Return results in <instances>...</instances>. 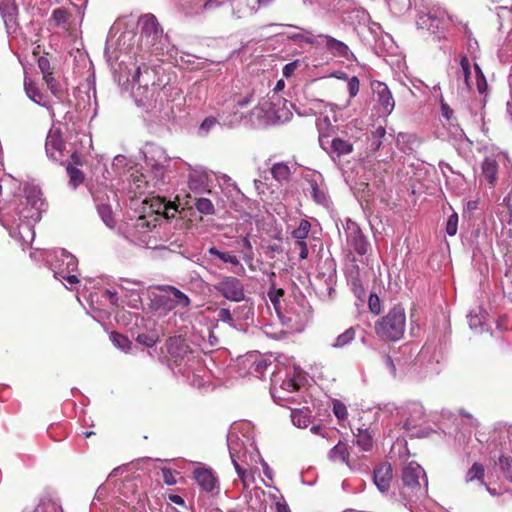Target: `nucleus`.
I'll return each mask as SVG.
<instances>
[{"mask_svg":"<svg viewBox=\"0 0 512 512\" xmlns=\"http://www.w3.org/2000/svg\"><path fill=\"white\" fill-rule=\"evenodd\" d=\"M427 493L428 480L424 469L415 461L406 463L402 468L396 501L412 510L427 497Z\"/></svg>","mask_w":512,"mask_h":512,"instance_id":"f257e3e1","label":"nucleus"},{"mask_svg":"<svg viewBox=\"0 0 512 512\" xmlns=\"http://www.w3.org/2000/svg\"><path fill=\"white\" fill-rule=\"evenodd\" d=\"M406 314L401 305H396L389 312L375 322V333L383 341H399L405 332Z\"/></svg>","mask_w":512,"mask_h":512,"instance_id":"f03ea898","label":"nucleus"},{"mask_svg":"<svg viewBox=\"0 0 512 512\" xmlns=\"http://www.w3.org/2000/svg\"><path fill=\"white\" fill-rule=\"evenodd\" d=\"M214 289L224 298L233 302H241L245 298L242 282L233 276H225L214 285Z\"/></svg>","mask_w":512,"mask_h":512,"instance_id":"7ed1b4c3","label":"nucleus"},{"mask_svg":"<svg viewBox=\"0 0 512 512\" xmlns=\"http://www.w3.org/2000/svg\"><path fill=\"white\" fill-rule=\"evenodd\" d=\"M193 479L206 493L213 495L219 493V480L212 469L206 467H199L194 469Z\"/></svg>","mask_w":512,"mask_h":512,"instance_id":"20e7f679","label":"nucleus"},{"mask_svg":"<svg viewBox=\"0 0 512 512\" xmlns=\"http://www.w3.org/2000/svg\"><path fill=\"white\" fill-rule=\"evenodd\" d=\"M165 346L169 360L175 365H180L184 361L185 357L191 353L189 345L182 336L170 337L166 341Z\"/></svg>","mask_w":512,"mask_h":512,"instance_id":"39448f33","label":"nucleus"},{"mask_svg":"<svg viewBox=\"0 0 512 512\" xmlns=\"http://www.w3.org/2000/svg\"><path fill=\"white\" fill-rule=\"evenodd\" d=\"M163 30L157 18L148 14L141 19V38L149 46H154L162 36Z\"/></svg>","mask_w":512,"mask_h":512,"instance_id":"423d86ee","label":"nucleus"},{"mask_svg":"<svg viewBox=\"0 0 512 512\" xmlns=\"http://www.w3.org/2000/svg\"><path fill=\"white\" fill-rule=\"evenodd\" d=\"M272 0H231V9L237 19L251 17L261 5H267Z\"/></svg>","mask_w":512,"mask_h":512,"instance_id":"0eeeda50","label":"nucleus"},{"mask_svg":"<svg viewBox=\"0 0 512 512\" xmlns=\"http://www.w3.org/2000/svg\"><path fill=\"white\" fill-rule=\"evenodd\" d=\"M372 90L383 112L390 114L394 109L395 101L388 86L383 82L376 81L372 83Z\"/></svg>","mask_w":512,"mask_h":512,"instance_id":"6e6552de","label":"nucleus"},{"mask_svg":"<svg viewBox=\"0 0 512 512\" xmlns=\"http://www.w3.org/2000/svg\"><path fill=\"white\" fill-rule=\"evenodd\" d=\"M499 163L494 156H487L481 163L480 182H485L490 188L496 186L499 175Z\"/></svg>","mask_w":512,"mask_h":512,"instance_id":"1a4fd4ad","label":"nucleus"},{"mask_svg":"<svg viewBox=\"0 0 512 512\" xmlns=\"http://www.w3.org/2000/svg\"><path fill=\"white\" fill-rule=\"evenodd\" d=\"M393 479V468L389 462H383L374 468L373 482L381 492H387Z\"/></svg>","mask_w":512,"mask_h":512,"instance_id":"9d476101","label":"nucleus"},{"mask_svg":"<svg viewBox=\"0 0 512 512\" xmlns=\"http://www.w3.org/2000/svg\"><path fill=\"white\" fill-rule=\"evenodd\" d=\"M347 242L359 255H365L368 251L369 242L355 224L348 227Z\"/></svg>","mask_w":512,"mask_h":512,"instance_id":"9b49d317","label":"nucleus"},{"mask_svg":"<svg viewBox=\"0 0 512 512\" xmlns=\"http://www.w3.org/2000/svg\"><path fill=\"white\" fill-rule=\"evenodd\" d=\"M65 144L57 131H50L46 138L45 150L54 161H60L63 156Z\"/></svg>","mask_w":512,"mask_h":512,"instance_id":"f8f14e48","label":"nucleus"},{"mask_svg":"<svg viewBox=\"0 0 512 512\" xmlns=\"http://www.w3.org/2000/svg\"><path fill=\"white\" fill-rule=\"evenodd\" d=\"M155 288L162 293H169L172 298L174 308H188L191 304V299L180 291L177 287L172 285H157Z\"/></svg>","mask_w":512,"mask_h":512,"instance_id":"ddd939ff","label":"nucleus"},{"mask_svg":"<svg viewBox=\"0 0 512 512\" xmlns=\"http://www.w3.org/2000/svg\"><path fill=\"white\" fill-rule=\"evenodd\" d=\"M355 437V444L364 452H369L374 444V431L370 428H357L356 432L353 431Z\"/></svg>","mask_w":512,"mask_h":512,"instance_id":"4468645a","label":"nucleus"},{"mask_svg":"<svg viewBox=\"0 0 512 512\" xmlns=\"http://www.w3.org/2000/svg\"><path fill=\"white\" fill-rule=\"evenodd\" d=\"M350 446L343 441H339L330 451L329 459L334 463L346 464L349 466Z\"/></svg>","mask_w":512,"mask_h":512,"instance_id":"2eb2a0df","label":"nucleus"},{"mask_svg":"<svg viewBox=\"0 0 512 512\" xmlns=\"http://www.w3.org/2000/svg\"><path fill=\"white\" fill-rule=\"evenodd\" d=\"M25 199L27 204L31 206L36 212L32 214L25 215V217H39L40 211L44 205V202L41 198V192L37 188H26L25 189Z\"/></svg>","mask_w":512,"mask_h":512,"instance_id":"dca6fc26","label":"nucleus"},{"mask_svg":"<svg viewBox=\"0 0 512 512\" xmlns=\"http://www.w3.org/2000/svg\"><path fill=\"white\" fill-rule=\"evenodd\" d=\"M291 421L298 428H306L311 422V411L308 408H290Z\"/></svg>","mask_w":512,"mask_h":512,"instance_id":"f3484780","label":"nucleus"},{"mask_svg":"<svg viewBox=\"0 0 512 512\" xmlns=\"http://www.w3.org/2000/svg\"><path fill=\"white\" fill-rule=\"evenodd\" d=\"M271 175L275 181L280 184L289 182L291 178V170L285 162H277L271 167Z\"/></svg>","mask_w":512,"mask_h":512,"instance_id":"a211bd4d","label":"nucleus"},{"mask_svg":"<svg viewBox=\"0 0 512 512\" xmlns=\"http://www.w3.org/2000/svg\"><path fill=\"white\" fill-rule=\"evenodd\" d=\"M71 14L64 8H57L53 11L51 21L55 26L63 28L65 31L69 30V20Z\"/></svg>","mask_w":512,"mask_h":512,"instance_id":"6ab92c4d","label":"nucleus"},{"mask_svg":"<svg viewBox=\"0 0 512 512\" xmlns=\"http://www.w3.org/2000/svg\"><path fill=\"white\" fill-rule=\"evenodd\" d=\"M153 307L156 310H163L165 312H170L174 310V305L172 303V298L169 293H163L160 295H156L153 300Z\"/></svg>","mask_w":512,"mask_h":512,"instance_id":"aec40b11","label":"nucleus"},{"mask_svg":"<svg viewBox=\"0 0 512 512\" xmlns=\"http://www.w3.org/2000/svg\"><path fill=\"white\" fill-rule=\"evenodd\" d=\"M331 148L334 153L337 154V156H343L350 154L353 151V145L347 140H344L342 138H334L331 141Z\"/></svg>","mask_w":512,"mask_h":512,"instance_id":"412c9836","label":"nucleus"},{"mask_svg":"<svg viewBox=\"0 0 512 512\" xmlns=\"http://www.w3.org/2000/svg\"><path fill=\"white\" fill-rule=\"evenodd\" d=\"M311 230V223L306 219H301L296 229L291 232L292 238L295 242L305 241Z\"/></svg>","mask_w":512,"mask_h":512,"instance_id":"4be33fe9","label":"nucleus"},{"mask_svg":"<svg viewBox=\"0 0 512 512\" xmlns=\"http://www.w3.org/2000/svg\"><path fill=\"white\" fill-rule=\"evenodd\" d=\"M484 476H485V468L483 464L479 462H475L472 467L467 471L466 474V481L467 482H473V481H479L480 483H484Z\"/></svg>","mask_w":512,"mask_h":512,"instance_id":"5701e85b","label":"nucleus"},{"mask_svg":"<svg viewBox=\"0 0 512 512\" xmlns=\"http://www.w3.org/2000/svg\"><path fill=\"white\" fill-rule=\"evenodd\" d=\"M326 46L332 53L339 56H346L349 50L346 44L330 36L326 37Z\"/></svg>","mask_w":512,"mask_h":512,"instance_id":"b1692460","label":"nucleus"},{"mask_svg":"<svg viewBox=\"0 0 512 512\" xmlns=\"http://www.w3.org/2000/svg\"><path fill=\"white\" fill-rule=\"evenodd\" d=\"M386 135V130L384 127L379 126L375 129V131L372 132L370 138H369V148L370 151L376 152L380 149L382 145V138H384Z\"/></svg>","mask_w":512,"mask_h":512,"instance_id":"393cba45","label":"nucleus"},{"mask_svg":"<svg viewBox=\"0 0 512 512\" xmlns=\"http://www.w3.org/2000/svg\"><path fill=\"white\" fill-rule=\"evenodd\" d=\"M24 87H25L26 94L28 95V97L31 100H33L35 103H38V104L41 103V101L43 99V95L40 92V90L38 89L35 82H33L31 79L25 78Z\"/></svg>","mask_w":512,"mask_h":512,"instance_id":"a878e982","label":"nucleus"},{"mask_svg":"<svg viewBox=\"0 0 512 512\" xmlns=\"http://www.w3.org/2000/svg\"><path fill=\"white\" fill-rule=\"evenodd\" d=\"M159 340L160 338L156 331H149L146 333L138 334L136 338L138 343L148 348L154 347L159 342Z\"/></svg>","mask_w":512,"mask_h":512,"instance_id":"bb28decb","label":"nucleus"},{"mask_svg":"<svg viewBox=\"0 0 512 512\" xmlns=\"http://www.w3.org/2000/svg\"><path fill=\"white\" fill-rule=\"evenodd\" d=\"M208 253H209V255L214 256V257L220 259L224 263H229V264H232V265H235V266L240 265V262H239V260H238V258L236 256L231 255L228 252H222V251L218 250L214 246L210 247L208 249Z\"/></svg>","mask_w":512,"mask_h":512,"instance_id":"cd10ccee","label":"nucleus"},{"mask_svg":"<svg viewBox=\"0 0 512 512\" xmlns=\"http://www.w3.org/2000/svg\"><path fill=\"white\" fill-rule=\"evenodd\" d=\"M110 340L112 341L114 346L125 352L129 351L132 345L131 341L128 339L127 336L115 331L111 332Z\"/></svg>","mask_w":512,"mask_h":512,"instance_id":"c85d7f7f","label":"nucleus"},{"mask_svg":"<svg viewBox=\"0 0 512 512\" xmlns=\"http://www.w3.org/2000/svg\"><path fill=\"white\" fill-rule=\"evenodd\" d=\"M45 81L47 88L51 91V93L57 98L62 99L65 95V91L62 88L61 84L54 78L53 75L43 78Z\"/></svg>","mask_w":512,"mask_h":512,"instance_id":"c756f323","label":"nucleus"},{"mask_svg":"<svg viewBox=\"0 0 512 512\" xmlns=\"http://www.w3.org/2000/svg\"><path fill=\"white\" fill-rule=\"evenodd\" d=\"M356 330L354 327L348 328L346 331H344L342 334H340L334 344L333 347L335 348H342L349 343H351L355 338Z\"/></svg>","mask_w":512,"mask_h":512,"instance_id":"7c9ffc66","label":"nucleus"},{"mask_svg":"<svg viewBox=\"0 0 512 512\" xmlns=\"http://www.w3.org/2000/svg\"><path fill=\"white\" fill-rule=\"evenodd\" d=\"M194 205L196 209L202 214L212 215L215 212L214 205L212 201L208 198H197L195 199Z\"/></svg>","mask_w":512,"mask_h":512,"instance_id":"2f4dec72","label":"nucleus"},{"mask_svg":"<svg viewBox=\"0 0 512 512\" xmlns=\"http://www.w3.org/2000/svg\"><path fill=\"white\" fill-rule=\"evenodd\" d=\"M310 188H311V195L314 201L318 204H324L326 202V195L324 191H322L316 180L310 179L308 180Z\"/></svg>","mask_w":512,"mask_h":512,"instance_id":"473e14b6","label":"nucleus"},{"mask_svg":"<svg viewBox=\"0 0 512 512\" xmlns=\"http://www.w3.org/2000/svg\"><path fill=\"white\" fill-rule=\"evenodd\" d=\"M233 465L235 467V470L240 478V480L243 483V487H248L250 482L254 481V476L251 472L247 471L243 467H241L236 460H233Z\"/></svg>","mask_w":512,"mask_h":512,"instance_id":"72a5a7b5","label":"nucleus"},{"mask_svg":"<svg viewBox=\"0 0 512 512\" xmlns=\"http://www.w3.org/2000/svg\"><path fill=\"white\" fill-rule=\"evenodd\" d=\"M499 466L504 475V477L512 481V457L510 456H501L499 458Z\"/></svg>","mask_w":512,"mask_h":512,"instance_id":"f704fd0d","label":"nucleus"},{"mask_svg":"<svg viewBox=\"0 0 512 512\" xmlns=\"http://www.w3.org/2000/svg\"><path fill=\"white\" fill-rule=\"evenodd\" d=\"M67 173L70 178V183L77 187L79 184H81L84 180L83 173L76 167L72 165H68L67 167Z\"/></svg>","mask_w":512,"mask_h":512,"instance_id":"c9c22d12","label":"nucleus"},{"mask_svg":"<svg viewBox=\"0 0 512 512\" xmlns=\"http://www.w3.org/2000/svg\"><path fill=\"white\" fill-rule=\"evenodd\" d=\"M333 412L340 422L346 420L348 417L346 405L337 399L333 401Z\"/></svg>","mask_w":512,"mask_h":512,"instance_id":"e433bc0d","label":"nucleus"},{"mask_svg":"<svg viewBox=\"0 0 512 512\" xmlns=\"http://www.w3.org/2000/svg\"><path fill=\"white\" fill-rule=\"evenodd\" d=\"M474 68H475V72H476L477 90L480 94H484L488 89V84H487L486 78L478 64H475Z\"/></svg>","mask_w":512,"mask_h":512,"instance_id":"4c0bfd02","label":"nucleus"},{"mask_svg":"<svg viewBox=\"0 0 512 512\" xmlns=\"http://www.w3.org/2000/svg\"><path fill=\"white\" fill-rule=\"evenodd\" d=\"M38 67L43 78L53 75L54 68L51 66L50 60L45 56H40L37 61Z\"/></svg>","mask_w":512,"mask_h":512,"instance_id":"58836bf2","label":"nucleus"},{"mask_svg":"<svg viewBox=\"0 0 512 512\" xmlns=\"http://www.w3.org/2000/svg\"><path fill=\"white\" fill-rule=\"evenodd\" d=\"M285 292L282 288H276L274 281L271 283V287L268 291V297L274 307H277L280 299L284 296Z\"/></svg>","mask_w":512,"mask_h":512,"instance_id":"ea45409f","label":"nucleus"},{"mask_svg":"<svg viewBox=\"0 0 512 512\" xmlns=\"http://www.w3.org/2000/svg\"><path fill=\"white\" fill-rule=\"evenodd\" d=\"M142 72L148 74L149 73V68L144 64L142 67L139 66L135 72V74L133 75V81L135 83H137L139 85V88L138 90L142 87L145 89V92L148 93V82H144L141 77H142Z\"/></svg>","mask_w":512,"mask_h":512,"instance_id":"a19ab883","label":"nucleus"},{"mask_svg":"<svg viewBox=\"0 0 512 512\" xmlns=\"http://www.w3.org/2000/svg\"><path fill=\"white\" fill-rule=\"evenodd\" d=\"M460 66H461V69H462V72H463L465 83H466L468 88H471V83H470V75H471L470 61H469V59H468V57L466 55H462L461 56V58H460Z\"/></svg>","mask_w":512,"mask_h":512,"instance_id":"79ce46f5","label":"nucleus"},{"mask_svg":"<svg viewBox=\"0 0 512 512\" xmlns=\"http://www.w3.org/2000/svg\"><path fill=\"white\" fill-rule=\"evenodd\" d=\"M272 398L277 405L283 406V407H288L289 409L291 408L289 406V404H291V403L300 404V402H298L294 397L278 395L276 392H272Z\"/></svg>","mask_w":512,"mask_h":512,"instance_id":"37998d69","label":"nucleus"},{"mask_svg":"<svg viewBox=\"0 0 512 512\" xmlns=\"http://www.w3.org/2000/svg\"><path fill=\"white\" fill-rule=\"evenodd\" d=\"M218 123L217 119L213 116H209L203 120L199 127V133L201 135H207L209 131Z\"/></svg>","mask_w":512,"mask_h":512,"instance_id":"c03bdc74","label":"nucleus"},{"mask_svg":"<svg viewBox=\"0 0 512 512\" xmlns=\"http://www.w3.org/2000/svg\"><path fill=\"white\" fill-rule=\"evenodd\" d=\"M300 387H301V384L295 377L289 378V379L283 381L282 386H281L282 390H284L285 392H288V393L298 391L300 389Z\"/></svg>","mask_w":512,"mask_h":512,"instance_id":"a18cd8bd","label":"nucleus"},{"mask_svg":"<svg viewBox=\"0 0 512 512\" xmlns=\"http://www.w3.org/2000/svg\"><path fill=\"white\" fill-rule=\"evenodd\" d=\"M458 215L453 213L449 216L446 223V232L449 236H454L457 233Z\"/></svg>","mask_w":512,"mask_h":512,"instance_id":"49530a36","label":"nucleus"},{"mask_svg":"<svg viewBox=\"0 0 512 512\" xmlns=\"http://www.w3.org/2000/svg\"><path fill=\"white\" fill-rule=\"evenodd\" d=\"M161 472H162L163 482L166 485L172 486L177 483V481H176V475H178L177 472H174L173 470H171L169 468H162Z\"/></svg>","mask_w":512,"mask_h":512,"instance_id":"de8ad7c7","label":"nucleus"},{"mask_svg":"<svg viewBox=\"0 0 512 512\" xmlns=\"http://www.w3.org/2000/svg\"><path fill=\"white\" fill-rule=\"evenodd\" d=\"M301 61L299 59H296L288 64H286L282 69V74L286 78H290L293 76L294 72L298 69L300 66Z\"/></svg>","mask_w":512,"mask_h":512,"instance_id":"09e8293b","label":"nucleus"},{"mask_svg":"<svg viewBox=\"0 0 512 512\" xmlns=\"http://www.w3.org/2000/svg\"><path fill=\"white\" fill-rule=\"evenodd\" d=\"M347 87H348V92H349L350 98H354L358 94L359 88H360V81H359L358 77L357 76L351 77L348 80Z\"/></svg>","mask_w":512,"mask_h":512,"instance_id":"8fccbe9b","label":"nucleus"},{"mask_svg":"<svg viewBox=\"0 0 512 512\" xmlns=\"http://www.w3.org/2000/svg\"><path fill=\"white\" fill-rule=\"evenodd\" d=\"M447 15L448 19L450 21H454L453 17L451 15H448L447 11L441 8H432L428 12V16L430 19H443V17Z\"/></svg>","mask_w":512,"mask_h":512,"instance_id":"3c124183","label":"nucleus"},{"mask_svg":"<svg viewBox=\"0 0 512 512\" xmlns=\"http://www.w3.org/2000/svg\"><path fill=\"white\" fill-rule=\"evenodd\" d=\"M369 308L372 313L379 314L381 311L380 300L377 295L371 294L369 297Z\"/></svg>","mask_w":512,"mask_h":512,"instance_id":"603ef678","label":"nucleus"},{"mask_svg":"<svg viewBox=\"0 0 512 512\" xmlns=\"http://www.w3.org/2000/svg\"><path fill=\"white\" fill-rule=\"evenodd\" d=\"M295 246L299 249V257L304 260L308 258L309 250L306 241L295 242Z\"/></svg>","mask_w":512,"mask_h":512,"instance_id":"864d4df0","label":"nucleus"},{"mask_svg":"<svg viewBox=\"0 0 512 512\" xmlns=\"http://www.w3.org/2000/svg\"><path fill=\"white\" fill-rule=\"evenodd\" d=\"M176 212H177V206L174 203L168 202L167 204L164 205L163 213L166 218H174Z\"/></svg>","mask_w":512,"mask_h":512,"instance_id":"5fc2aeb1","label":"nucleus"},{"mask_svg":"<svg viewBox=\"0 0 512 512\" xmlns=\"http://www.w3.org/2000/svg\"><path fill=\"white\" fill-rule=\"evenodd\" d=\"M218 318L219 320L227 323H231L233 321V317L230 310L226 308L219 309Z\"/></svg>","mask_w":512,"mask_h":512,"instance_id":"6e6d98bb","label":"nucleus"},{"mask_svg":"<svg viewBox=\"0 0 512 512\" xmlns=\"http://www.w3.org/2000/svg\"><path fill=\"white\" fill-rule=\"evenodd\" d=\"M441 111L444 118L450 120L453 115V110L449 107V105L445 102H441Z\"/></svg>","mask_w":512,"mask_h":512,"instance_id":"4d7b16f0","label":"nucleus"},{"mask_svg":"<svg viewBox=\"0 0 512 512\" xmlns=\"http://www.w3.org/2000/svg\"><path fill=\"white\" fill-rule=\"evenodd\" d=\"M54 276L56 278H58L60 276L62 279H66L68 281V283H70V284H76V283L79 282V279H78V277L76 275L64 276L61 273L54 272Z\"/></svg>","mask_w":512,"mask_h":512,"instance_id":"13d9d810","label":"nucleus"},{"mask_svg":"<svg viewBox=\"0 0 512 512\" xmlns=\"http://www.w3.org/2000/svg\"><path fill=\"white\" fill-rule=\"evenodd\" d=\"M289 38L294 41H298V42L312 43V40L309 37H307L301 33L293 34V35L289 36Z\"/></svg>","mask_w":512,"mask_h":512,"instance_id":"bf43d9fd","label":"nucleus"},{"mask_svg":"<svg viewBox=\"0 0 512 512\" xmlns=\"http://www.w3.org/2000/svg\"><path fill=\"white\" fill-rule=\"evenodd\" d=\"M168 499L172 503L181 505V506L184 505V503H185L184 499L180 495H177V494H170L168 496Z\"/></svg>","mask_w":512,"mask_h":512,"instance_id":"052dcab7","label":"nucleus"},{"mask_svg":"<svg viewBox=\"0 0 512 512\" xmlns=\"http://www.w3.org/2000/svg\"><path fill=\"white\" fill-rule=\"evenodd\" d=\"M276 510L277 512H290V509L285 502H276Z\"/></svg>","mask_w":512,"mask_h":512,"instance_id":"680f3d73","label":"nucleus"},{"mask_svg":"<svg viewBox=\"0 0 512 512\" xmlns=\"http://www.w3.org/2000/svg\"><path fill=\"white\" fill-rule=\"evenodd\" d=\"M241 244L245 248V250H247L249 253H251L252 245H251V242H250V240H249V238L247 236L243 237L241 239Z\"/></svg>","mask_w":512,"mask_h":512,"instance_id":"e2e57ef3","label":"nucleus"},{"mask_svg":"<svg viewBox=\"0 0 512 512\" xmlns=\"http://www.w3.org/2000/svg\"><path fill=\"white\" fill-rule=\"evenodd\" d=\"M220 2L217 0H205L204 2V9H211L213 7L219 6Z\"/></svg>","mask_w":512,"mask_h":512,"instance_id":"0e129e2a","label":"nucleus"},{"mask_svg":"<svg viewBox=\"0 0 512 512\" xmlns=\"http://www.w3.org/2000/svg\"><path fill=\"white\" fill-rule=\"evenodd\" d=\"M251 101H252V95H249V96L244 97L241 100H238L237 105L243 107V106H246L249 103H251Z\"/></svg>","mask_w":512,"mask_h":512,"instance_id":"69168bd1","label":"nucleus"},{"mask_svg":"<svg viewBox=\"0 0 512 512\" xmlns=\"http://www.w3.org/2000/svg\"><path fill=\"white\" fill-rule=\"evenodd\" d=\"M385 361H386V364L389 366V368H390L391 372H392L393 374H395V372H396V367H395V365H394L393 359H392L389 355H387V356L385 357Z\"/></svg>","mask_w":512,"mask_h":512,"instance_id":"338daca9","label":"nucleus"},{"mask_svg":"<svg viewBox=\"0 0 512 512\" xmlns=\"http://www.w3.org/2000/svg\"><path fill=\"white\" fill-rule=\"evenodd\" d=\"M284 87H285V82L283 79H280L277 81L276 86L274 87V91L279 92V91L283 90Z\"/></svg>","mask_w":512,"mask_h":512,"instance_id":"774afa93","label":"nucleus"}]
</instances>
